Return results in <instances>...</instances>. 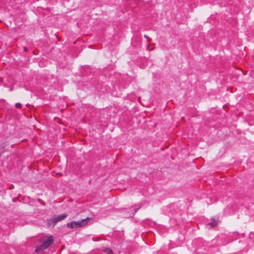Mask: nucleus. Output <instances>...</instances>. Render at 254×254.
<instances>
[{
	"mask_svg": "<svg viewBox=\"0 0 254 254\" xmlns=\"http://www.w3.org/2000/svg\"><path fill=\"white\" fill-rule=\"evenodd\" d=\"M90 220V218L87 217L85 219L79 220L78 221L71 222L67 224V227L70 228H76L85 226Z\"/></svg>",
	"mask_w": 254,
	"mask_h": 254,
	"instance_id": "obj_1",
	"label": "nucleus"
},
{
	"mask_svg": "<svg viewBox=\"0 0 254 254\" xmlns=\"http://www.w3.org/2000/svg\"><path fill=\"white\" fill-rule=\"evenodd\" d=\"M54 242V238L53 236H49L47 239L43 242L40 246L37 247L35 252H38L40 251H43L49 247Z\"/></svg>",
	"mask_w": 254,
	"mask_h": 254,
	"instance_id": "obj_2",
	"label": "nucleus"
},
{
	"mask_svg": "<svg viewBox=\"0 0 254 254\" xmlns=\"http://www.w3.org/2000/svg\"><path fill=\"white\" fill-rule=\"evenodd\" d=\"M67 214H64L61 215L54 216L49 221V226L53 227L58 222L64 219L67 217Z\"/></svg>",
	"mask_w": 254,
	"mask_h": 254,
	"instance_id": "obj_3",
	"label": "nucleus"
},
{
	"mask_svg": "<svg viewBox=\"0 0 254 254\" xmlns=\"http://www.w3.org/2000/svg\"><path fill=\"white\" fill-rule=\"evenodd\" d=\"M103 251L107 254H113V251L108 248H104L103 249Z\"/></svg>",
	"mask_w": 254,
	"mask_h": 254,
	"instance_id": "obj_4",
	"label": "nucleus"
},
{
	"mask_svg": "<svg viewBox=\"0 0 254 254\" xmlns=\"http://www.w3.org/2000/svg\"><path fill=\"white\" fill-rule=\"evenodd\" d=\"M209 225L212 227H215L217 225V222L215 219H212L211 222L209 223Z\"/></svg>",
	"mask_w": 254,
	"mask_h": 254,
	"instance_id": "obj_5",
	"label": "nucleus"
},
{
	"mask_svg": "<svg viewBox=\"0 0 254 254\" xmlns=\"http://www.w3.org/2000/svg\"><path fill=\"white\" fill-rule=\"evenodd\" d=\"M144 38H145L147 39V41H148V42H151V38H150L149 37H148L146 35H144Z\"/></svg>",
	"mask_w": 254,
	"mask_h": 254,
	"instance_id": "obj_6",
	"label": "nucleus"
},
{
	"mask_svg": "<svg viewBox=\"0 0 254 254\" xmlns=\"http://www.w3.org/2000/svg\"><path fill=\"white\" fill-rule=\"evenodd\" d=\"M15 107L17 108H21L22 105L20 103H17L15 104Z\"/></svg>",
	"mask_w": 254,
	"mask_h": 254,
	"instance_id": "obj_7",
	"label": "nucleus"
},
{
	"mask_svg": "<svg viewBox=\"0 0 254 254\" xmlns=\"http://www.w3.org/2000/svg\"><path fill=\"white\" fill-rule=\"evenodd\" d=\"M24 51H25V52H27V48H26V47H25L24 48Z\"/></svg>",
	"mask_w": 254,
	"mask_h": 254,
	"instance_id": "obj_8",
	"label": "nucleus"
}]
</instances>
